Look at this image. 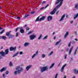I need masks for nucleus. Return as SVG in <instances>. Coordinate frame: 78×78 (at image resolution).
Instances as JSON below:
<instances>
[{
	"label": "nucleus",
	"instance_id": "obj_48",
	"mask_svg": "<svg viewBox=\"0 0 78 78\" xmlns=\"http://www.w3.org/2000/svg\"><path fill=\"white\" fill-rule=\"evenodd\" d=\"M66 50L67 51H69V48H66Z\"/></svg>",
	"mask_w": 78,
	"mask_h": 78
},
{
	"label": "nucleus",
	"instance_id": "obj_24",
	"mask_svg": "<svg viewBox=\"0 0 78 78\" xmlns=\"http://www.w3.org/2000/svg\"><path fill=\"white\" fill-rule=\"evenodd\" d=\"M42 34H40V36L38 37V40H40L41 38H42Z\"/></svg>",
	"mask_w": 78,
	"mask_h": 78
},
{
	"label": "nucleus",
	"instance_id": "obj_28",
	"mask_svg": "<svg viewBox=\"0 0 78 78\" xmlns=\"http://www.w3.org/2000/svg\"><path fill=\"white\" fill-rule=\"evenodd\" d=\"M78 47H77V48L76 49L74 53V55H76V51H77V50H78Z\"/></svg>",
	"mask_w": 78,
	"mask_h": 78
},
{
	"label": "nucleus",
	"instance_id": "obj_31",
	"mask_svg": "<svg viewBox=\"0 0 78 78\" xmlns=\"http://www.w3.org/2000/svg\"><path fill=\"white\" fill-rule=\"evenodd\" d=\"M45 56H46V55H45L44 54H43L42 55V57L43 58H44Z\"/></svg>",
	"mask_w": 78,
	"mask_h": 78
},
{
	"label": "nucleus",
	"instance_id": "obj_44",
	"mask_svg": "<svg viewBox=\"0 0 78 78\" xmlns=\"http://www.w3.org/2000/svg\"><path fill=\"white\" fill-rule=\"evenodd\" d=\"M70 44H71V43L70 42L69 44H68V47H70Z\"/></svg>",
	"mask_w": 78,
	"mask_h": 78
},
{
	"label": "nucleus",
	"instance_id": "obj_2",
	"mask_svg": "<svg viewBox=\"0 0 78 78\" xmlns=\"http://www.w3.org/2000/svg\"><path fill=\"white\" fill-rule=\"evenodd\" d=\"M15 69L16 70H17V71H15L14 73L15 75H17V73L19 74H20L21 72L23 71V68L22 67L20 68V66H16V68Z\"/></svg>",
	"mask_w": 78,
	"mask_h": 78
},
{
	"label": "nucleus",
	"instance_id": "obj_35",
	"mask_svg": "<svg viewBox=\"0 0 78 78\" xmlns=\"http://www.w3.org/2000/svg\"><path fill=\"white\" fill-rule=\"evenodd\" d=\"M26 29L27 31H28V30H30V28H29V27H26Z\"/></svg>",
	"mask_w": 78,
	"mask_h": 78
},
{
	"label": "nucleus",
	"instance_id": "obj_52",
	"mask_svg": "<svg viewBox=\"0 0 78 78\" xmlns=\"http://www.w3.org/2000/svg\"><path fill=\"white\" fill-rule=\"evenodd\" d=\"M53 39H54V40H55V39H56V37H54Z\"/></svg>",
	"mask_w": 78,
	"mask_h": 78
},
{
	"label": "nucleus",
	"instance_id": "obj_46",
	"mask_svg": "<svg viewBox=\"0 0 78 78\" xmlns=\"http://www.w3.org/2000/svg\"><path fill=\"white\" fill-rule=\"evenodd\" d=\"M45 3V1H44L41 3V4H42V5H43V4Z\"/></svg>",
	"mask_w": 78,
	"mask_h": 78
},
{
	"label": "nucleus",
	"instance_id": "obj_7",
	"mask_svg": "<svg viewBox=\"0 0 78 78\" xmlns=\"http://www.w3.org/2000/svg\"><path fill=\"white\" fill-rule=\"evenodd\" d=\"M16 49V47H14V48L11 47L10 48V51H15Z\"/></svg>",
	"mask_w": 78,
	"mask_h": 78
},
{
	"label": "nucleus",
	"instance_id": "obj_11",
	"mask_svg": "<svg viewBox=\"0 0 78 78\" xmlns=\"http://www.w3.org/2000/svg\"><path fill=\"white\" fill-rule=\"evenodd\" d=\"M6 70V68L3 67L0 70V72H3L4 71H5Z\"/></svg>",
	"mask_w": 78,
	"mask_h": 78
},
{
	"label": "nucleus",
	"instance_id": "obj_18",
	"mask_svg": "<svg viewBox=\"0 0 78 78\" xmlns=\"http://www.w3.org/2000/svg\"><path fill=\"white\" fill-rule=\"evenodd\" d=\"M75 8L76 9H78V4H76L75 5Z\"/></svg>",
	"mask_w": 78,
	"mask_h": 78
},
{
	"label": "nucleus",
	"instance_id": "obj_27",
	"mask_svg": "<svg viewBox=\"0 0 78 78\" xmlns=\"http://www.w3.org/2000/svg\"><path fill=\"white\" fill-rule=\"evenodd\" d=\"M39 17H40V16H39L35 20V22H38V21H39Z\"/></svg>",
	"mask_w": 78,
	"mask_h": 78
},
{
	"label": "nucleus",
	"instance_id": "obj_10",
	"mask_svg": "<svg viewBox=\"0 0 78 78\" xmlns=\"http://www.w3.org/2000/svg\"><path fill=\"white\" fill-rule=\"evenodd\" d=\"M30 43L29 42H26L24 44V47H28L29 45H30Z\"/></svg>",
	"mask_w": 78,
	"mask_h": 78
},
{
	"label": "nucleus",
	"instance_id": "obj_39",
	"mask_svg": "<svg viewBox=\"0 0 78 78\" xmlns=\"http://www.w3.org/2000/svg\"><path fill=\"white\" fill-rule=\"evenodd\" d=\"M67 54H65V59H66V58H67Z\"/></svg>",
	"mask_w": 78,
	"mask_h": 78
},
{
	"label": "nucleus",
	"instance_id": "obj_1",
	"mask_svg": "<svg viewBox=\"0 0 78 78\" xmlns=\"http://www.w3.org/2000/svg\"><path fill=\"white\" fill-rule=\"evenodd\" d=\"M62 2H63V0H57L56 1L55 4H58L59 3V5H57V7L55 8L50 13V14L53 15L55 13L56 11H57L58 9L61 6V5L62 4Z\"/></svg>",
	"mask_w": 78,
	"mask_h": 78
},
{
	"label": "nucleus",
	"instance_id": "obj_20",
	"mask_svg": "<svg viewBox=\"0 0 78 78\" xmlns=\"http://www.w3.org/2000/svg\"><path fill=\"white\" fill-rule=\"evenodd\" d=\"M5 55H7V54H8V49H7L5 50Z\"/></svg>",
	"mask_w": 78,
	"mask_h": 78
},
{
	"label": "nucleus",
	"instance_id": "obj_64",
	"mask_svg": "<svg viewBox=\"0 0 78 78\" xmlns=\"http://www.w3.org/2000/svg\"><path fill=\"white\" fill-rule=\"evenodd\" d=\"M1 8H2V7H0V9H1Z\"/></svg>",
	"mask_w": 78,
	"mask_h": 78
},
{
	"label": "nucleus",
	"instance_id": "obj_59",
	"mask_svg": "<svg viewBox=\"0 0 78 78\" xmlns=\"http://www.w3.org/2000/svg\"><path fill=\"white\" fill-rule=\"evenodd\" d=\"M68 17V14H66V17Z\"/></svg>",
	"mask_w": 78,
	"mask_h": 78
},
{
	"label": "nucleus",
	"instance_id": "obj_29",
	"mask_svg": "<svg viewBox=\"0 0 78 78\" xmlns=\"http://www.w3.org/2000/svg\"><path fill=\"white\" fill-rule=\"evenodd\" d=\"M47 37H48V36L46 35L43 38V40H45V39H47Z\"/></svg>",
	"mask_w": 78,
	"mask_h": 78
},
{
	"label": "nucleus",
	"instance_id": "obj_19",
	"mask_svg": "<svg viewBox=\"0 0 78 78\" xmlns=\"http://www.w3.org/2000/svg\"><path fill=\"white\" fill-rule=\"evenodd\" d=\"M78 16V13L75 14L74 16V19H75Z\"/></svg>",
	"mask_w": 78,
	"mask_h": 78
},
{
	"label": "nucleus",
	"instance_id": "obj_16",
	"mask_svg": "<svg viewBox=\"0 0 78 78\" xmlns=\"http://www.w3.org/2000/svg\"><path fill=\"white\" fill-rule=\"evenodd\" d=\"M51 19H52V16H48L47 18V20L48 21H50V20H51Z\"/></svg>",
	"mask_w": 78,
	"mask_h": 78
},
{
	"label": "nucleus",
	"instance_id": "obj_38",
	"mask_svg": "<svg viewBox=\"0 0 78 78\" xmlns=\"http://www.w3.org/2000/svg\"><path fill=\"white\" fill-rule=\"evenodd\" d=\"M4 30H3L1 32H0V34H2V33H3V32H4Z\"/></svg>",
	"mask_w": 78,
	"mask_h": 78
},
{
	"label": "nucleus",
	"instance_id": "obj_51",
	"mask_svg": "<svg viewBox=\"0 0 78 78\" xmlns=\"http://www.w3.org/2000/svg\"><path fill=\"white\" fill-rule=\"evenodd\" d=\"M73 21H70V23H73Z\"/></svg>",
	"mask_w": 78,
	"mask_h": 78
},
{
	"label": "nucleus",
	"instance_id": "obj_34",
	"mask_svg": "<svg viewBox=\"0 0 78 78\" xmlns=\"http://www.w3.org/2000/svg\"><path fill=\"white\" fill-rule=\"evenodd\" d=\"M33 32V30L31 31H30L27 34H28V35H29V34H31V33H32Z\"/></svg>",
	"mask_w": 78,
	"mask_h": 78
},
{
	"label": "nucleus",
	"instance_id": "obj_6",
	"mask_svg": "<svg viewBox=\"0 0 78 78\" xmlns=\"http://www.w3.org/2000/svg\"><path fill=\"white\" fill-rule=\"evenodd\" d=\"M67 66V64H65L63 66H62V67L61 69V72H62L64 71V67H65V66Z\"/></svg>",
	"mask_w": 78,
	"mask_h": 78
},
{
	"label": "nucleus",
	"instance_id": "obj_60",
	"mask_svg": "<svg viewBox=\"0 0 78 78\" xmlns=\"http://www.w3.org/2000/svg\"><path fill=\"white\" fill-rule=\"evenodd\" d=\"M75 76H73V78H75Z\"/></svg>",
	"mask_w": 78,
	"mask_h": 78
},
{
	"label": "nucleus",
	"instance_id": "obj_54",
	"mask_svg": "<svg viewBox=\"0 0 78 78\" xmlns=\"http://www.w3.org/2000/svg\"><path fill=\"white\" fill-rule=\"evenodd\" d=\"M58 12H59V11H58L56 13V14H58Z\"/></svg>",
	"mask_w": 78,
	"mask_h": 78
},
{
	"label": "nucleus",
	"instance_id": "obj_4",
	"mask_svg": "<svg viewBox=\"0 0 78 78\" xmlns=\"http://www.w3.org/2000/svg\"><path fill=\"white\" fill-rule=\"evenodd\" d=\"M30 40H33L34 39H35L36 37V36L34 35H31L29 36Z\"/></svg>",
	"mask_w": 78,
	"mask_h": 78
},
{
	"label": "nucleus",
	"instance_id": "obj_13",
	"mask_svg": "<svg viewBox=\"0 0 78 78\" xmlns=\"http://www.w3.org/2000/svg\"><path fill=\"white\" fill-rule=\"evenodd\" d=\"M73 46H72L71 48H70L68 54L69 55H70V53H71V52H72V50H73Z\"/></svg>",
	"mask_w": 78,
	"mask_h": 78
},
{
	"label": "nucleus",
	"instance_id": "obj_40",
	"mask_svg": "<svg viewBox=\"0 0 78 78\" xmlns=\"http://www.w3.org/2000/svg\"><path fill=\"white\" fill-rule=\"evenodd\" d=\"M29 16V14L26 15L25 16V17H28V16Z\"/></svg>",
	"mask_w": 78,
	"mask_h": 78
},
{
	"label": "nucleus",
	"instance_id": "obj_32",
	"mask_svg": "<svg viewBox=\"0 0 78 78\" xmlns=\"http://www.w3.org/2000/svg\"><path fill=\"white\" fill-rule=\"evenodd\" d=\"M53 53V51H51L49 54H48V56H51V55H52V54Z\"/></svg>",
	"mask_w": 78,
	"mask_h": 78
},
{
	"label": "nucleus",
	"instance_id": "obj_25",
	"mask_svg": "<svg viewBox=\"0 0 78 78\" xmlns=\"http://www.w3.org/2000/svg\"><path fill=\"white\" fill-rule=\"evenodd\" d=\"M73 71L75 73H78V70H76V69H75L73 70Z\"/></svg>",
	"mask_w": 78,
	"mask_h": 78
},
{
	"label": "nucleus",
	"instance_id": "obj_57",
	"mask_svg": "<svg viewBox=\"0 0 78 78\" xmlns=\"http://www.w3.org/2000/svg\"><path fill=\"white\" fill-rule=\"evenodd\" d=\"M2 39V37L0 36V39Z\"/></svg>",
	"mask_w": 78,
	"mask_h": 78
},
{
	"label": "nucleus",
	"instance_id": "obj_56",
	"mask_svg": "<svg viewBox=\"0 0 78 78\" xmlns=\"http://www.w3.org/2000/svg\"><path fill=\"white\" fill-rule=\"evenodd\" d=\"M75 41H73V44H75Z\"/></svg>",
	"mask_w": 78,
	"mask_h": 78
},
{
	"label": "nucleus",
	"instance_id": "obj_3",
	"mask_svg": "<svg viewBox=\"0 0 78 78\" xmlns=\"http://www.w3.org/2000/svg\"><path fill=\"white\" fill-rule=\"evenodd\" d=\"M48 69V67L47 66L42 67L41 69V73H43L44 72H45Z\"/></svg>",
	"mask_w": 78,
	"mask_h": 78
},
{
	"label": "nucleus",
	"instance_id": "obj_50",
	"mask_svg": "<svg viewBox=\"0 0 78 78\" xmlns=\"http://www.w3.org/2000/svg\"><path fill=\"white\" fill-rule=\"evenodd\" d=\"M17 19H20V17L19 16H18L17 17Z\"/></svg>",
	"mask_w": 78,
	"mask_h": 78
},
{
	"label": "nucleus",
	"instance_id": "obj_5",
	"mask_svg": "<svg viewBox=\"0 0 78 78\" xmlns=\"http://www.w3.org/2000/svg\"><path fill=\"white\" fill-rule=\"evenodd\" d=\"M38 55V51L36 52V53L34 54L31 57L32 59H34L35 57Z\"/></svg>",
	"mask_w": 78,
	"mask_h": 78
},
{
	"label": "nucleus",
	"instance_id": "obj_26",
	"mask_svg": "<svg viewBox=\"0 0 78 78\" xmlns=\"http://www.w3.org/2000/svg\"><path fill=\"white\" fill-rule=\"evenodd\" d=\"M11 34L10 31L9 32H7L6 33V35L7 36H9V34Z\"/></svg>",
	"mask_w": 78,
	"mask_h": 78
},
{
	"label": "nucleus",
	"instance_id": "obj_30",
	"mask_svg": "<svg viewBox=\"0 0 78 78\" xmlns=\"http://www.w3.org/2000/svg\"><path fill=\"white\" fill-rule=\"evenodd\" d=\"M19 54V52H17L16 54H15L13 55V57H15V56H16L17 55Z\"/></svg>",
	"mask_w": 78,
	"mask_h": 78
},
{
	"label": "nucleus",
	"instance_id": "obj_58",
	"mask_svg": "<svg viewBox=\"0 0 78 78\" xmlns=\"http://www.w3.org/2000/svg\"><path fill=\"white\" fill-rule=\"evenodd\" d=\"M2 57L1 56H0V59H2Z\"/></svg>",
	"mask_w": 78,
	"mask_h": 78
},
{
	"label": "nucleus",
	"instance_id": "obj_12",
	"mask_svg": "<svg viewBox=\"0 0 78 78\" xmlns=\"http://www.w3.org/2000/svg\"><path fill=\"white\" fill-rule=\"evenodd\" d=\"M31 67H32V66L31 65H29L28 66H27L26 68V69L27 71H28L30 69Z\"/></svg>",
	"mask_w": 78,
	"mask_h": 78
},
{
	"label": "nucleus",
	"instance_id": "obj_63",
	"mask_svg": "<svg viewBox=\"0 0 78 78\" xmlns=\"http://www.w3.org/2000/svg\"><path fill=\"white\" fill-rule=\"evenodd\" d=\"M25 27H27V25H25Z\"/></svg>",
	"mask_w": 78,
	"mask_h": 78
},
{
	"label": "nucleus",
	"instance_id": "obj_42",
	"mask_svg": "<svg viewBox=\"0 0 78 78\" xmlns=\"http://www.w3.org/2000/svg\"><path fill=\"white\" fill-rule=\"evenodd\" d=\"M19 27H18V28H16V32L17 31V30H19Z\"/></svg>",
	"mask_w": 78,
	"mask_h": 78
},
{
	"label": "nucleus",
	"instance_id": "obj_9",
	"mask_svg": "<svg viewBox=\"0 0 78 78\" xmlns=\"http://www.w3.org/2000/svg\"><path fill=\"white\" fill-rule=\"evenodd\" d=\"M65 17V15H63L61 17L60 19L59 20V22H61V21H62L64 20V18Z\"/></svg>",
	"mask_w": 78,
	"mask_h": 78
},
{
	"label": "nucleus",
	"instance_id": "obj_62",
	"mask_svg": "<svg viewBox=\"0 0 78 78\" xmlns=\"http://www.w3.org/2000/svg\"><path fill=\"white\" fill-rule=\"evenodd\" d=\"M53 34H55V32H54Z\"/></svg>",
	"mask_w": 78,
	"mask_h": 78
},
{
	"label": "nucleus",
	"instance_id": "obj_37",
	"mask_svg": "<svg viewBox=\"0 0 78 78\" xmlns=\"http://www.w3.org/2000/svg\"><path fill=\"white\" fill-rule=\"evenodd\" d=\"M9 73V71H7L5 72V74L6 75H8Z\"/></svg>",
	"mask_w": 78,
	"mask_h": 78
},
{
	"label": "nucleus",
	"instance_id": "obj_53",
	"mask_svg": "<svg viewBox=\"0 0 78 78\" xmlns=\"http://www.w3.org/2000/svg\"><path fill=\"white\" fill-rule=\"evenodd\" d=\"M12 36L11 35H9V37H11Z\"/></svg>",
	"mask_w": 78,
	"mask_h": 78
},
{
	"label": "nucleus",
	"instance_id": "obj_33",
	"mask_svg": "<svg viewBox=\"0 0 78 78\" xmlns=\"http://www.w3.org/2000/svg\"><path fill=\"white\" fill-rule=\"evenodd\" d=\"M2 77L3 78H6V74L5 73H3L2 74Z\"/></svg>",
	"mask_w": 78,
	"mask_h": 78
},
{
	"label": "nucleus",
	"instance_id": "obj_21",
	"mask_svg": "<svg viewBox=\"0 0 78 78\" xmlns=\"http://www.w3.org/2000/svg\"><path fill=\"white\" fill-rule=\"evenodd\" d=\"M2 39H3L4 40H6V39H7V38L6 37V36H2Z\"/></svg>",
	"mask_w": 78,
	"mask_h": 78
},
{
	"label": "nucleus",
	"instance_id": "obj_8",
	"mask_svg": "<svg viewBox=\"0 0 78 78\" xmlns=\"http://www.w3.org/2000/svg\"><path fill=\"white\" fill-rule=\"evenodd\" d=\"M20 30V32L21 33H24V30L22 29V27H20L19 28Z\"/></svg>",
	"mask_w": 78,
	"mask_h": 78
},
{
	"label": "nucleus",
	"instance_id": "obj_15",
	"mask_svg": "<svg viewBox=\"0 0 78 78\" xmlns=\"http://www.w3.org/2000/svg\"><path fill=\"white\" fill-rule=\"evenodd\" d=\"M45 16H44L39 19V21H41V20H44L45 19Z\"/></svg>",
	"mask_w": 78,
	"mask_h": 78
},
{
	"label": "nucleus",
	"instance_id": "obj_41",
	"mask_svg": "<svg viewBox=\"0 0 78 78\" xmlns=\"http://www.w3.org/2000/svg\"><path fill=\"white\" fill-rule=\"evenodd\" d=\"M23 54V52L22 51H20V55H22Z\"/></svg>",
	"mask_w": 78,
	"mask_h": 78
},
{
	"label": "nucleus",
	"instance_id": "obj_45",
	"mask_svg": "<svg viewBox=\"0 0 78 78\" xmlns=\"http://www.w3.org/2000/svg\"><path fill=\"white\" fill-rule=\"evenodd\" d=\"M18 35H19V33L18 32H17L16 34V37H17V36H18Z\"/></svg>",
	"mask_w": 78,
	"mask_h": 78
},
{
	"label": "nucleus",
	"instance_id": "obj_17",
	"mask_svg": "<svg viewBox=\"0 0 78 78\" xmlns=\"http://www.w3.org/2000/svg\"><path fill=\"white\" fill-rule=\"evenodd\" d=\"M68 35H69V32H67L64 35V38H66V37L67 36H68Z\"/></svg>",
	"mask_w": 78,
	"mask_h": 78
},
{
	"label": "nucleus",
	"instance_id": "obj_14",
	"mask_svg": "<svg viewBox=\"0 0 78 78\" xmlns=\"http://www.w3.org/2000/svg\"><path fill=\"white\" fill-rule=\"evenodd\" d=\"M0 54L1 56H5V54L3 51L0 52Z\"/></svg>",
	"mask_w": 78,
	"mask_h": 78
},
{
	"label": "nucleus",
	"instance_id": "obj_36",
	"mask_svg": "<svg viewBox=\"0 0 78 78\" xmlns=\"http://www.w3.org/2000/svg\"><path fill=\"white\" fill-rule=\"evenodd\" d=\"M9 66H12V62H10L9 63Z\"/></svg>",
	"mask_w": 78,
	"mask_h": 78
},
{
	"label": "nucleus",
	"instance_id": "obj_22",
	"mask_svg": "<svg viewBox=\"0 0 78 78\" xmlns=\"http://www.w3.org/2000/svg\"><path fill=\"white\" fill-rule=\"evenodd\" d=\"M54 66H55V63H54L52 64L49 67V69H51Z\"/></svg>",
	"mask_w": 78,
	"mask_h": 78
},
{
	"label": "nucleus",
	"instance_id": "obj_47",
	"mask_svg": "<svg viewBox=\"0 0 78 78\" xmlns=\"http://www.w3.org/2000/svg\"><path fill=\"white\" fill-rule=\"evenodd\" d=\"M44 9V7H43L41 8L40 9V10H42V9Z\"/></svg>",
	"mask_w": 78,
	"mask_h": 78
},
{
	"label": "nucleus",
	"instance_id": "obj_49",
	"mask_svg": "<svg viewBox=\"0 0 78 78\" xmlns=\"http://www.w3.org/2000/svg\"><path fill=\"white\" fill-rule=\"evenodd\" d=\"M74 40L76 41H78V39L77 38H75Z\"/></svg>",
	"mask_w": 78,
	"mask_h": 78
},
{
	"label": "nucleus",
	"instance_id": "obj_23",
	"mask_svg": "<svg viewBox=\"0 0 78 78\" xmlns=\"http://www.w3.org/2000/svg\"><path fill=\"white\" fill-rule=\"evenodd\" d=\"M61 40H59V41H57L55 44V45H58V44H59V43H60V42H61Z\"/></svg>",
	"mask_w": 78,
	"mask_h": 78
},
{
	"label": "nucleus",
	"instance_id": "obj_61",
	"mask_svg": "<svg viewBox=\"0 0 78 78\" xmlns=\"http://www.w3.org/2000/svg\"><path fill=\"white\" fill-rule=\"evenodd\" d=\"M75 34L76 35V34H77V33H76V32H75Z\"/></svg>",
	"mask_w": 78,
	"mask_h": 78
},
{
	"label": "nucleus",
	"instance_id": "obj_43",
	"mask_svg": "<svg viewBox=\"0 0 78 78\" xmlns=\"http://www.w3.org/2000/svg\"><path fill=\"white\" fill-rule=\"evenodd\" d=\"M35 12L34 11L31 12H30V14H34V13Z\"/></svg>",
	"mask_w": 78,
	"mask_h": 78
},
{
	"label": "nucleus",
	"instance_id": "obj_55",
	"mask_svg": "<svg viewBox=\"0 0 78 78\" xmlns=\"http://www.w3.org/2000/svg\"><path fill=\"white\" fill-rule=\"evenodd\" d=\"M3 46H2L1 47V49H3Z\"/></svg>",
	"mask_w": 78,
	"mask_h": 78
}]
</instances>
